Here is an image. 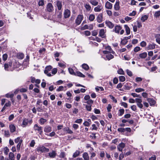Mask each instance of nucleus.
I'll return each mask as SVG.
<instances>
[{"label": "nucleus", "mask_w": 160, "mask_h": 160, "mask_svg": "<svg viewBox=\"0 0 160 160\" xmlns=\"http://www.w3.org/2000/svg\"><path fill=\"white\" fill-rule=\"evenodd\" d=\"M27 89L26 88H21L18 91H19L20 92H25L27 91Z\"/></svg>", "instance_id": "nucleus-44"}, {"label": "nucleus", "mask_w": 160, "mask_h": 160, "mask_svg": "<svg viewBox=\"0 0 160 160\" xmlns=\"http://www.w3.org/2000/svg\"><path fill=\"white\" fill-rule=\"evenodd\" d=\"M75 75H77L82 78H84L85 77V76L84 75L79 71L77 72L76 73H75Z\"/></svg>", "instance_id": "nucleus-32"}, {"label": "nucleus", "mask_w": 160, "mask_h": 160, "mask_svg": "<svg viewBox=\"0 0 160 160\" xmlns=\"http://www.w3.org/2000/svg\"><path fill=\"white\" fill-rule=\"evenodd\" d=\"M119 80L120 82H124L125 80V78L124 76H120L119 77Z\"/></svg>", "instance_id": "nucleus-48"}, {"label": "nucleus", "mask_w": 160, "mask_h": 160, "mask_svg": "<svg viewBox=\"0 0 160 160\" xmlns=\"http://www.w3.org/2000/svg\"><path fill=\"white\" fill-rule=\"evenodd\" d=\"M95 18V16L94 14H91L90 15L89 17V20L91 21H93Z\"/></svg>", "instance_id": "nucleus-34"}, {"label": "nucleus", "mask_w": 160, "mask_h": 160, "mask_svg": "<svg viewBox=\"0 0 160 160\" xmlns=\"http://www.w3.org/2000/svg\"><path fill=\"white\" fill-rule=\"evenodd\" d=\"M91 124V123L89 122H88L85 121L83 123V125L86 127H89Z\"/></svg>", "instance_id": "nucleus-52"}, {"label": "nucleus", "mask_w": 160, "mask_h": 160, "mask_svg": "<svg viewBox=\"0 0 160 160\" xmlns=\"http://www.w3.org/2000/svg\"><path fill=\"white\" fill-rule=\"evenodd\" d=\"M109 96L111 98V99L113 100V102L116 103L117 102V100L116 99H115L114 97L112 95H110Z\"/></svg>", "instance_id": "nucleus-56"}, {"label": "nucleus", "mask_w": 160, "mask_h": 160, "mask_svg": "<svg viewBox=\"0 0 160 160\" xmlns=\"http://www.w3.org/2000/svg\"><path fill=\"white\" fill-rule=\"evenodd\" d=\"M62 17V12L61 11L58 12L57 15V21L58 22H60L61 21Z\"/></svg>", "instance_id": "nucleus-23"}, {"label": "nucleus", "mask_w": 160, "mask_h": 160, "mask_svg": "<svg viewBox=\"0 0 160 160\" xmlns=\"http://www.w3.org/2000/svg\"><path fill=\"white\" fill-rule=\"evenodd\" d=\"M35 141L34 140H32L31 142L30 143V146L31 147H33L35 145Z\"/></svg>", "instance_id": "nucleus-54"}, {"label": "nucleus", "mask_w": 160, "mask_h": 160, "mask_svg": "<svg viewBox=\"0 0 160 160\" xmlns=\"http://www.w3.org/2000/svg\"><path fill=\"white\" fill-rule=\"evenodd\" d=\"M34 128L35 131H37L38 133L41 135L42 132V127L39 126L37 124H36L34 126Z\"/></svg>", "instance_id": "nucleus-6"}, {"label": "nucleus", "mask_w": 160, "mask_h": 160, "mask_svg": "<svg viewBox=\"0 0 160 160\" xmlns=\"http://www.w3.org/2000/svg\"><path fill=\"white\" fill-rule=\"evenodd\" d=\"M57 155V153L55 151L52 150V152L48 153V156L50 158H54Z\"/></svg>", "instance_id": "nucleus-13"}, {"label": "nucleus", "mask_w": 160, "mask_h": 160, "mask_svg": "<svg viewBox=\"0 0 160 160\" xmlns=\"http://www.w3.org/2000/svg\"><path fill=\"white\" fill-rule=\"evenodd\" d=\"M120 2L119 0H117L115 4L114 5V9L115 10H118L120 8V7L119 6Z\"/></svg>", "instance_id": "nucleus-11"}, {"label": "nucleus", "mask_w": 160, "mask_h": 160, "mask_svg": "<svg viewBox=\"0 0 160 160\" xmlns=\"http://www.w3.org/2000/svg\"><path fill=\"white\" fill-rule=\"evenodd\" d=\"M102 13H99L98 15L97 18V21L100 23L102 22Z\"/></svg>", "instance_id": "nucleus-19"}, {"label": "nucleus", "mask_w": 160, "mask_h": 160, "mask_svg": "<svg viewBox=\"0 0 160 160\" xmlns=\"http://www.w3.org/2000/svg\"><path fill=\"white\" fill-rule=\"evenodd\" d=\"M14 117V114H12L10 115L8 117V120L9 121H11L13 119Z\"/></svg>", "instance_id": "nucleus-57"}, {"label": "nucleus", "mask_w": 160, "mask_h": 160, "mask_svg": "<svg viewBox=\"0 0 160 160\" xmlns=\"http://www.w3.org/2000/svg\"><path fill=\"white\" fill-rule=\"evenodd\" d=\"M82 68L86 70H87L89 69L88 66L86 64H83L82 65Z\"/></svg>", "instance_id": "nucleus-47"}, {"label": "nucleus", "mask_w": 160, "mask_h": 160, "mask_svg": "<svg viewBox=\"0 0 160 160\" xmlns=\"http://www.w3.org/2000/svg\"><path fill=\"white\" fill-rule=\"evenodd\" d=\"M131 108L132 110L134 111H136L137 110V107L135 105H133L131 106Z\"/></svg>", "instance_id": "nucleus-61"}, {"label": "nucleus", "mask_w": 160, "mask_h": 160, "mask_svg": "<svg viewBox=\"0 0 160 160\" xmlns=\"http://www.w3.org/2000/svg\"><path fill=\"white\" fill-rule=\"evenodd\" d=\"M122 28L119 25H117L115 27L114 29V31L115 33H119L121 29Z\"/></svg>", "instance_id": "nucleus-14"}, {"label": "nucleus", "mask_w": 160, "mask_h": 160, "mask_svg": "<svg viewBox=\"0 0 160 160\" xmlns=\"http://www.w3.org/2000/svg\"><path fill=\"white\" fill-rule=\"evenodd\" d=\"M4 135L7 137H8L10 136L9 132L8 130L4 131Z\"/></svg>", "instance_id": "nucleus-49"}, {"label": "nucleus", "mask_w": 160, "mask_h": 160, "mask_svg": "<svg viewBox=\"0 0 160 160\" xmlns=\"http://www.w3.org/2000/svg\"><path fill=\"white\" fill-rule=\"evenodd\" d=\"M4 153L6 155H7L9 152V149L7 147H6L4 148Z\"/></svg>", "instance_id": "nucleus-40"}, {"label": "nucleus", "mask_w": 160, "mask_h": 160, "mask_svg": "<svg viewBox=\"0 0 160 160\" xmlns=\"http://www.w3.org/2000/svg\"><path fill=\"white\" fill-rule=\"evenodd\" d=\"M52 68V67L51 66H48L46 67L45 69L44 70V72L49 77H50L52 76L51 74L48 72L51 70Z\"/></svg>", "instance_id": "nucleus-7"}, {"label": "nucleus", "mask_w": 160, "mask_h": 160, "mask_svg": "<svg viewBox=\"0 0 160 160\" xmlns=\"http://www.w3.org/2000/svg\"><path fill=\"white\" fill-rule=\"evenodd\" d=\"M118 72L119 74L124 75V73L123 71L121 68L119 69L118 71Z\"/></svg>", "instance_id": "nucleus-51"}, {"label": "nucleus", "mask_w": 160, "mask_h": 160, "mask_svg": "<svg viewBox=\"0 0 160 160\" xmlns=\"http://www.w3.org/2000/svg\"><path fill=\"white\" fill-rule=\"evenodd\" d=\"M21 141H22V140L20 139V137H18L14 140V142L15 143H19Z\"/></svg>", "instance_id": "nucleus-37"}, {"label": "nucleus", "mask_w": 160, "mask_h": 160, "mask_svg": "<svg viewBox=\"0 0 160 160\" xmlns=\"http://www.w3.org/2000/svg\"><path fill=\"white\" fill-rule=\"evenodd\" d=\"M124 110L123 109H121L119 110L118 115L119 116H122L124 113Z\"/></svg>", "instance_id": "nucleus-36"}, {"label": "nucleus", "mask_w": 160, "mask_h": 160, "mask_svg": "<svg viewBox=\"0 0 160 160\" xmlns=\"http://www.w3.org/2000/svg\"><path fill=\"white\" fill-rule=\"evenodd\" d=\"M118 131L121 132H124L125 131V129L123 128H119L118 129Z\"/></svg>", "instance_id": "nucleus-55"}, {"label": "nucleus", "mask_w": 160, "mask_h": 160, "mask_svg": "<svg viewBox=\"0 0 160 160\" xmlns=\"http://www.w3.org/2000/svg\"><path fill=\"white\" fill-rule=\"evenodd\" d=\"M154 16L156 18L160 16V11L155 12L154 14Z\"/></svg>", "instance_id": "nucleus-46"}, {"label": "nucleus", "mask_w": 160, "mask_h": 160, "mask_svg": "<svg viewBox=\"0 0 160 160\" xmlns=\"http://www.w3.org/2000/svg\"><path fill=\"white\" fill-rule=\"evenodd\" d=\"M106 24L110 28H112L114 26V24L109 21H106Z\"/></svg>", "instance_id": "nucleus-17"}, {"label": "nucleus", "mask_w": 160, "mask_h": 160, "mask_svg": "<svg viewBox=\"0 0 160 160\" xmlns=\"http://www.w3.org/2000/svg\"><path fill=\"white\" fill-rule=\"evenodd\" d=\"M39 6H42L44 5V0H39L38 3Z\"/></svg>", "instance_id": "nucleus-43"}, {"label": "nucleus", "mask_w": 160, "mask_h": 160, "mask_svg": "<svg viewBox=\"0 0 160 160\" xmlns=\"http://www.w3.org/2000/svg\"><path fill=\"white\" fill-rule=\"evenodd\" d=\"M32 122V120H29L26 118H23L22 119V122L21 124V126L23 127H25L28 125V122L31 123Z\"/></svg>", "instance_id": "nucleus-4"}, {"label": "nucleus", "mask_w": 160, "mask_h": 160, "mask_svg": "<svg viewBox=\"0 0 160 160\" xmlns=\"http://www.w3.org/2000/svg\"><path fill=\"white\" fill-rule=\"evenodd\" d=\"M89 2L92 5L94 6H96L98 4V0H90Z\"/></svg>", "instance_id": "nucleus-18"}, {"label": "nucleus", "mask_w": 160, "mask_h": 160, "mask_svg": "<svg viewBox=\"0 0 160 160\" xmlns=\"http://www.w3.org/2000/svg\"><path fill=\"white\" fill-rule=\"evenodd\" d=\"M12 65L11 62H9V64L5 63L4 65V69L6 70H8V69L9 66L11 67Z\"/></svg>", "instance_id": "nucleus-31"}, {"label": "nucleus", "mask_w": 160, "mask_h": 160, "mask_svg": "<svg viewBox=\"0 0 160 160\" xmlns=\"http://www.w3.org/2000/svg\"><path fill=\"white\" fill-rule=\"evenodd\" d=\"M22 143V141H21L19 143H18L17 146V150L19 151L20 149L21 144Z\"/></svg>", "instance_id": "nucleus-60"}, {"label": "nucleus", "mask_w": 160, "mask_h": 160, "mask_svg": "<svg viewBox=\"0 0 160 160\" xmlns=\"http://www.w3.org/2000/svg\"><path fill=\"white\" fill-rule=\"evenodd\" d=\"M106 57L108 60H110L114 58L113 56L109 53L106 55Z\"/></svg>", "instance_id": "nucleus-27"}, {"label": "nucleus", "mask_w": 160, "mask_h": 160, "mask_svg": "<svg viewBox=\"0 0 160 160\" xmlns=\"http://www.w3.org/2000/svg\"><path fill=\"white\" fill-rule=\"evenodd\" d=\"M80 154V151L79 150H76V152L73 153V157L74 158H76Z\"/></svg>", "instance_id": "nucleus-30"}, {"label": "nucleus", "mask_w": 160, "mask_h": 160, "mask_svg": "<svg viewBox=\"0 0 160 160\" xmlns=\"http://www.w3.org/2000/svg\"><path fill=\"white\" fill-rule=\"evenodd\" d=\"M83 17L82 15H79L78 16L75 20V23L77 25H80L83 19Z\"/></svg>", "instance_id": "nucleus-3"}, {"label": "nucleus", "mask_w": 160, "mask_h": 160, "mask_svg": "<svg viewBox=\"0 0 160 160\" xmlns=\"http://www.w3.org/2000/svg\"><path fill=\"white\" fill-rule=\"evenodd\" d=\"M105 7L108 9H111L112 7V4L108 1H107L105 3Z\"/></svg>", "instance_id": "nucleus-15"}, {"label": "nucleus", "mask_w": 160, "mask_h": 160, "mask_svg": "<svg viewBox=\"0 0 160 160\" xmlns=\"http://www.w3.org/2000/svg\"><path fill=\"white\" fill-rule=\"evenodd\" d=\"M135 101L138 107L140 109L142 108L143 106L142 103V100L140 98H137L135 99Z\"/></svg>", "instance_id": "nucleus-5"}, {"label": "nucleus", "mask_w": 160, "mask_h": 160, "mask_svg": "<svg viewBox=\"0 0 160 160\" xmlns=\"http://www.w3.org/2000/svg\"><path fill=\"white\" fill-rule=\"evenodd\" d=\"M68 70L70 74L73 75H75V72H74L73 69L72 68H68Z\"/></svg>", "instance_id": "nucleus-41"}, {"label": "nucleus", "mask_w": 160, "mask_h": 160, "mask_svg": "<svg viewBox=\"0 0 160 160\" xmlns=\"http://www.w3.org/2000/svg\"><path fill=\"white\" fill-rule=\"evenodd\" d=\"M147 100L151 106L154 105L155 104V101L153 99L148 98L147 99Z\"/></svg>", "instance_id": "nucleus-24"}, {"label": "nucleus", "mask_w": 160, "mask_h": 160, "mask_svg": "<svg viewBox=\"0 0 160 160\" xmlns=\"http://www.w3.org/2000/svg\"><path fill=\"white\" fill-rule=\"evenodd\" d=\"M47 121L46 119L43 118H41L40 120V123L41 124H43Z\"/></svg>", "instance_id": "nucleus-45"}, {"label": "nucleus", "mask_w": 160, "mask_h": 160, "mask_svg": "<svg viewBox=\"0 0 160 160\" xmlns=\"http://www.w3.org/2000/svg\"><path fill=\"white\" fill-rule=\"evenodd\" d=\"M52 131L51 127L49 126H46L44 128V131L46 132H49Z\"/></svg>", "instance_id": "nucleus-20"}, {"label": "nucleus", "mask_w": 160, "mask_h": 160, "mask_svg": "<svg viewBox=\"0 0 160 160\" xmlns=\"http://www.w3.org/2000/svg\"><path fill=\"white\" fill-rule=\"evenodd\" d=\"M126 72L127 74L129 76L131 77L132 76V72L129 69H127L126 70Z\"/></svg>", "instance_id": "nucleus-50"}, {"label": "nucleus", "mask_w": 160, "mask_h": 160, "mask_svg": "<svg viewBox=\"0 0 160 160\" xmlns=\"http://www.w3.org/2000/svg\"><path fill=\"white\" fill-rule=\"evenodd\" d=\"M64 17L67 18L69 17L70 15V11L68 9L65 10L64 12Z\"/></svg>", "instance_id": "nucleus-10"}, {"label": "nucleus", "mask_w": 160, "mask_h": 160, "mask_svg": "<svg viewBox=\"0 0 160 160\" xmlns=\"http://www.w3.org/2000/svg\"><path fill=\"white\" fill-rule=\"evenodd\" d=\"M8 57V55L7 54H4L2 56L3 59L4 61L7 60Z\"/></svg>", "instance_id": "nucleus-59"}, {"label": "nucleus", "mask_w": 160, "mask_h": 160, "mask_svg": "<svg viewBox=\"0 0 160 160\" xmlns=\"http://www.w3.org/2000/svg\"><path fill=\"white\" fill-rule=\"evenodd\" d=\"M88 29V25H85L83 27H81V30H83Z\"/></svg>", "instance_id": "nucleus-58"}, {"label": "nucleus", "mask_w": 160, "mask_h": 160, "mask_svg": "<svg viewBox=\"0 0 160 160\" xmlns=\"http://www.w3.org/2000/svg\"><path fill=\"white\" fill-rule=\"evenodd\" d=\"M106 32V30L104 29H101L100 30L99 32V36L101 37L102 38H104L106 37L105 33Z\"/></svg>", "instance_id": "nucleus-8"}, {"label": "nucleus", "mask_w": 160, "mask_h": 160, "mask_svg": "<svg viewBox=\"0 0 160 160\" xmlns=\"http://www.w3.org/2000/svg\"><path fill=\"white\" fill-rule=\"evenodd\" d=\"M103 8V7L101 4H99L97 6L95 7L94 9L95 12H100Z\"/></svg>", "instance_id": "nucleus-9"}, {"label": "nucleus", "mask_w": 160, "mask_h": 160, "mask_svg": "<svg viewBox=\"0 0 160 160\" xmlns=\"http://www.w3.org/2000/svg\"><path fill=\"white\" fill-rule=\"evenodd\" d=\"M83 157L85 160H88L89 159L88 155L87 152H85L83 154Z\"/></svg>", "instance_id": "nucleus-33"}, {"label": "nucleus", "mask_w": 160, "mask_h": 160, "mask_svg": "<svg viewBox=\"0 0 160 160\" xmlns=\"http://www.w3.org/2000/svg\"><path fill=\"white\" fill-rule=\"evenodd\" d=\"M148 17L147 15H144L142 17L141 19L142 22H144L148 19Z\"/></svg>", "instance_id": "nucleus-35"}, {"label": "nucleus", "mask_w": 160, "mask_h": 160, "mask_svg": "<svg viewBox=\"0 0 160 160\" xmlns=\"http://www.w3.org/2000/svg\"><path fill=\"white\" fill-rule=\"evenodd\" d=\"M125 146V144L123 142L119 144L118 146V149L120 151H122V149L124 148Z\"/></svg>", "instance_id": "nucleus-12"}, {"label": "nucleus", "mask_w": 160, "mask_h": 160, "mask_svg": "<svg viewBox=\"0 0 160 160\" xmlns=\"http://www.w3.org/2000/svg\"><path fill=\"white\" fill-rule=\"evenodd\" d=\"M147 53L146 52H144L139 54V56L141 58H144L147 57Z\"/></svg>", "instance_id": "nucleus-29"}, {"label": "nucleus", "mask_w": 160, "mask_h": 160, "mask_svg": "<svg viewBox=\"0 0 160 160\" xmlns=\"http://www.w3.org/2000/svg\"><path fill=\"white\" fill-rule=\"evenodd\" d=\"M156 44L155 43H152L149 44L148 46L147 47V49L151 50L154 49L155 48Z\"/></svg>", "instance_id": "nucleus-21"}, {"label": "nucleus", "mask_w": 160, "mask_h": 160, "mask_svg": "<svg viewBox=\"0 0 160 160\" xmlns=\"http://www.w3.org/2000/svg\"><path fill=\"white\" fill-rule=\"evenodd\" d=\"M56 5L58 7V10H61L62 7V2L60 1H57V2Z\"/></svg>", "instance_id": "nucleus-22"}, {"label": "nucleus", "mask_w": 160, "mask_h": 160, "mask_svg": "<svg viewBox=\"0 0 160 160\" xmlns=\"http://www.w3.org/2000/svg\"><path fill=\"white\" fill-rule=\"evenodd\" d=\"M135 91L137 92H139L144 91V89L141 88H139L135 89Z\"/></svg>", "instance_id": "nucleus-42"}, {"label": "nucleus", "mask_w": 160, "mask_h": 160, "mask_svg": "<svg viewBox=\"0 0 160 160\" xmlns=\"http://www.w3.org/2000/svg\"><path fill=\"white\" fill-rule=\"evenodd\" d=\"M64 130L69 134H72L73 133L72 131L68 127H66L64 129Z\"/></svg>", "instance_id": "nucleus-28"}, {"label": "nucleus", "mask_w": 160, "mask_h": 160, "mask_svg": "<svg viewBox=\"0 0 160 160\" xmlns=\"http://www.w3.org/2000/svg\"><path fill=\"white\" fill-rule=\"evenodd\" d=\"M92 105H86V108L88 111H90L92 109V108H91Z\"/></svg>", "instance_id": "nucleus-53"}, {"label": "nucleus", "mask_w": 160, "mask_h": 160, "mask_svg": "<svg viewBox=\"0 0 160 160\" xmlns=\"http://www.w3.org/2000/svg\"><path fill=\"white\" fill-rule=\"evenodd\" d=\"M84 7L86 10L88 11H89L91 10V6L89 4L87 3L85 4Z\"/></svg>", "instance_id": "nucleus-26"}, {"label": "nucleus", "mask_w": 160, "mask_h": 160, "mask_svg": "<svg viewBox=\"0 0 160 160\" xmlns=\"http://www.w3.org/2000/svg\"><path fill=\"white\" fill-rule=\"evenodd\" d=\"M93 101L91 99H89L87 102L86 103L89 105H91L93 103Z\"/></svg>", "instance_id": "nucleus-64"}, {"label": "nucleus", "mask_w": 160, "mask_h": 160, "mask_svg": "<svg viewBox=\"0 0 160 160\" xmlns=\"http://www.w3.org/2000/svg\"><path fill=\"white\" fill-rule=\"evenodd\" d=\"M127 42V41L125 39H123L121 41V43L123 45H125Z\"/></svg>", "instance_id": "nucleus-63"}, {"label": "nucleus", "mask_w": 160, "mask_h": 160, "mask_svg": "<svg viewBox=\"0 0 160 160\" xmlns=\"http://www.w3.org/2000/svg\"><path fill=\"white\" fill-rule=\"evenodd\" d=\"M57 72V70L56 68H54L52 70V73L53 75L56 73Z\"/></svg>", "instance_id": "nucleus-62"}, {"label": "nucleus", "mask_w": 160, "mask_h": 160, "mask_svg": "<svg viewBox=\"0 0 160 160\" xmlns=\"http://www.w3.org/2000/svg\"><path fill=\"white\" fill-rule=\"evenodd\" d=\"M14 154L12 152H10L9 153V158L11 160H13V158H14Z\"/></svg>", "instance_id": "nucleus-38"}, {"label": "nucleus", "mask_w": 160, "mask_h": 160, "mask_svg": "<svg viewBox=\"0 0 160 160\" xmlns=\"http://www.w3.org/2000/svg\"><path fill=\"white\" fill-rule=\"evenodd\" d=\"M46 11L49 12H52L54 10V7L52 4L51 2L48 3L46 6Z\"/></svg>", "instance_id": "nucleus-2"}, {"label": "nucleus", "mask_w": 160, "mask_h": 160, "mask_svg": "<svg viewBox=\"0 0 160 160\" xmlns=\"http://www.w3.org/2000/svg\"><path fill=\"white\" fill-rule=\"evenodd\" d=\"M9 128L10 132H13L16 131V127L14 124H11L9 126Z\"/></svg>", "instance_id": "nucleus-16"}, {"label": "nucleus", "mask_w": 160, "mask_h": 160, "mask_svg": "<svg viewBox=\"0 0 160 160\" xmlns=\"http://www.w3.org/2000/svg\"><path fill=\"white\" fill-rule=\"evenodd\" d=\"M36 150L38 152L45 153L49 151V149L44 146H39L36 148Z\"/></svg>", "instance_id": "nucleus-1"}, {"label": "nucleus", "mask_w": 160, "mask_h": 160, "mask_svg": "<svg viewBox=\"0 0 160 160\" xmlns=\"http://www.w3.org/2000/svg\"><path fill=\"white\" fill-rule=\"evenodd\" d=\"M124 27L125 28L126 32L127 35L130 34V30L128 26L127 25H125Z\"/></svg>", "instance_id": "nucleus-25"}, {"label": "nucleus", "mask_w": 160, "mask_h": 160, "mask_svg": "<svg viewBox=\"0 0 160 160\" xmlns=\"http://www.w3.org/2000/svg\"><path fill=\"white\" fill-rule=\"evenodd\" d=\"M90 128L92 130H96L98 129V127L96 126V124H93L92 125V127H91Z\"/></svg>", "instance_id": "nucleus-39"}]
</instances>
